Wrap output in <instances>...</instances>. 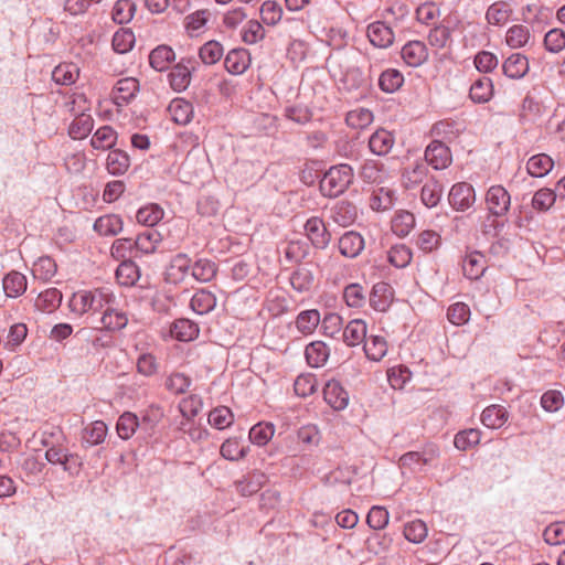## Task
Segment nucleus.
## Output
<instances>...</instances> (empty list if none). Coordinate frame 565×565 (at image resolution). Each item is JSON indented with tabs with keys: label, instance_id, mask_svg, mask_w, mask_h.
<instances>
[{
	"label": "nucleus",
	"instance_id": "nucleus-1",
	"mask_svg": "<svg viewBox=\"0 0 565 565\" xmlns=\"http://www.w3.org/2000/svg\"><path fill=\"white\" fill-rule=\"evenodd\" d=\"M116 296L108 288L93 290H79L72 295L68 307L72 312L83 316L105 311L108 306H114Z\"/></svg>",
	"mask_w": 565,
	"mask_h": 565
},
{
	"label": "nucleus",
	"instance_id": "nucleus-2",
	"mask_svg": "<svg viewBox=\"0 0 565 565\" xmlns=\"http://www.w3.org/2000/svg\"><path fill=\"white\" fill-rule=\"evenodd\" d=\"M358 218L356 206L348 201H339L330 209V215L326 222L320 220L322 224V233L320 234V248L329 245L334 236L339 233L338 227H348Z\"/></svg>",
	"mask_w": 565,
	"mask_h": 565
},
{
	"label": "nucleus",
	"instance_id": "nucleus-3",
	"mask_svg": "<svg viewBox=\"0 0 565 565\" xmlns=\"http://www.w3.org/2000/svg\"><path fill=\"white\" fill-rule=\"evenodd\" d=\"M352 181V169L348 164L331 167L322 178H320V193L323 196H338Z\"/></svg>",
	"mask_w": 565,
	"mask_h": 565
},
{
	"label": "nucleus",
	"instance_id": "nucleus-4",
	"mask_svg": "<svg viewBox=\"0 0 565 565\" xmlns=\"http://www.w3.org/2000/svg\"><path fill=\"white\" fill-rule=\"evenodd\" d=\"M487 209L493 216H504L511 204V196L502 185H492L486 194Z\"/></svg>",
	"mask_w": 565,
	"mask_h": 565
},
{
	"label": "nucleus",
	"instance_id": "nucleus-5",
	"mask_svg": "<svg viewBox=\"0 0 565 565\" xmlns=\"http://www.w3.org/2000/svg\"><path fill=\"white\" fill-rule=\"evenodd\" d=\"M449 204L457 211H466L476 201L475 189L467 182L452 185L448 195Z\"/></svg>",
	"mask_w": 565,
	"mask_h": 565
},
{
	"label": "nucleus",
	"instance_id": "nucleus-6",
	"mask_svg": "<svg viewBox=\"0 0 565 565\" xmlns=\"http://www.w3.org/2000/svg\"><path fill=\"white\" fill-rule=\"evenodd\" d=\"M425 160L435 170H444L451 163L452 158L445 143L433 140L425 150Z\"/></svg>",
	"mask_w": 565,
	"mask_h": 565
},
{
	"label": "nucleus",
	"instance_id": "nucleus-7",
	"mask_svg": "<svg viewBox=\"0 0 565 565\" xmlns=\"http://www.w3.org/2000/svg\"><path fill=\"white\" fill-rule=\"evenodd\" d=\"M323 399L334 411H342L349 404V393L337 380L328 381L323 386Z\"/></svg>",
	"mask_w": 565,
	"mask_h": 565
},
{
	"label": "nucleus",
	"instance_id": "nucleus-8",
	"mask_svg": "<svg viewBox=\"0 0 565 565\" xmlns=\"http://www.w3.org/2000/svg\"><path fill=\"white\" fill-rule=\"evenodd\" d=\"M139 89V82L134 77H125L117 81L111 99L113 102L122 107L127 105L136 95Z\"/></svg>",
	"mask_w": 565,
	"mask_h": 565
},
{
	"label": "nucleus",
	"instance_id": "nucleus-9",
	"mask_svg": "<svg viewBox=\"0 0 565 565\" xmlns=\"http://www.w3.org/2000/svg\"><path fill=\"white\" fill-rule=\"evenodd\" d=\"M370 42L380 49H386L394 42V33L388 23L375 21L367 26Z\"/></svg>",
	"mask_w": 565,
	"mask_h": 565
},
{
	"label": "nucleus",
	"instance_id": "nucleus-10",
	"mask_svg": "<svg viewBox=\"0 0 565 565\" xmlns=\"http://www.w3.org/2000/svg\"><path fill=\"white\" fill-rule=\"evenodd\" d=\"M404 62L412 67L422 65L428 57L427 47L422 41H409L402 47Z\"/></svg>",
	"mask_w": 565,
	"mask_h": 565
},
{
	"label": "nucleus",
	"instance_id": "nucleus-11",
	"mask_svg": "<svg viewBox=\"0 0 565 565\" xmlns=\"http://www.w3.org/2000/svg\"><path fill=\"white\" fill-rule=\"evenodd\" d=\"M393 299V288L390 284L380 281L375 284L370 294V305L376 311L384 312Z\"/></svg>",
	"mask_w": 565,
	"mask_h": 565
},
{
	"label": "nucleus",
	"instance_id": "nucleus-12",
	"mask_svg": "<svg viewBox=\"0 0 565 565\" xmlns=\"http://www.w3.org/2000/svg\"><path fill=\"white\" fill-rule=\"evenodd\" d=\"M338 247L343 256L354 258L363 250L364 238L358 232L350 231L339 238Z\"/></svg>",
	"mask_w": 565,
	"mask_h": 565
},
{
	"label": "nucleus",
	"instance_id": "nucleus-13",
	"mask_svg": "<svg viewBox=\"0 0 565 565\" xmlns=\"http://www.w3.org/2000/svg\"><path fill=\"white\" fill-rule=\"evenodd\" d=\"M191 259L185 254L175 255L167 269V279L170 282L178 284L185 279L191 270Z\"/></svg>",
	"mask_w": 565,
	"mask_h": 565
},
{
	"label": "nucleus",
	"instance_id": "nucleus-14",
	"mask_svg": "<svg viewBox=\"0 0 565 565\" xmlns=\"http://www.w3.org/2000/svg\"><path fill=\"white\" fill-rule=\"evenodd\" d=\"M249 62L250 57L246 50L234 49L226 54L224 66L228 73L238 75L247 70Z\"/></svg>",
	"mask_w": 565,
	"mask_h": 565
},
{
	"label": "nucleus",
	"instance_id": "nucleus-15",
	"mask_svg": "<svg viewBox=\"0 0 565 565\" xmlns=\"http://www.w3.org/2000/svg\"><path fill=\"white\" fill-rule=\"evenodd\" d=\"M502 70L504 75L509 78H522L529 72V60L525 55L514 53L504 61Z\"/></svg>",
	"mask_w": 565,
	"mask_h": 565
},
{
	"label": "nucleus",
	"instance_id": "nucleus-16",
	"mask_svg": "<svg viewBox=\"0 0 565 565\" xmlns=\"http://www.w3.org/2000/svg\"><path fill=\"white\" fill-rule=\"evenodd\" d=\"M6 295L10 298H18L26 291V277L17 270L8 273L2 280Z\"/></svg>",
	"mask_w": 565,
	"mask_h": 565
},
{
	"label": "nucleus",
	"instance_id": "nucleus-17",
	"mask_svg": "<svg viewBox=\"0 0 565 565\" xmlns=\"http://www.w3.org/2000/svg\"><path fill=\"white\" fill-rule=\"evenodd\" d=\"M395 139L386 129H377L369 139V148L376 156H386L393 148Z\"/></svg>",
	"mask_w": 565,
	"mask_h": 565
},
{
	"label": "nucleus",
	"instance_id": "nucleus-18",
	"mask_svg": "<svg viewBox=\"0 0 565 565\" xmlns=\"http://www.w3.org/2000/svg\"><path fill=\"white\" fill-rule=\"evenodd\" d=\"M486 263V257L481 253L472 252L468 254L462 264L465 276L471 280L479 279L487 269Z\"/></svg>",
	"mask_w": 565,
	"mask_h": 565
},
{
	"label": "nucleus",
	"instance_id": "nucleus-19",
	"mask_svg": "<svg viewBox=\"0 0 565 565\" xmlns=\"http://www.w3.org/2000/svg\"><path fill=\"white\" fill-rule=\"evenodd\" d=\"M266 482V476L259 471H253L244 477V479L235 482L236 490L243 497H249L258 492Z\"/></svg>",
	"mask_w": 565,
	"mask_h": 565
},
{
	"label": "nucleus",
	"instance_id": "nucleus-20",
	"mask_svg": "<svg viewBox=\"0 0 565 565\" xmlns=\"http://www.w3.org/2000/svg\"><path fill=\"white\" fill-rule=\"evenodd\" d=\"M199 332V326L185 318L177 319L171 327L172 337L183 342L194 340Z\"/></svg>",
	"mask_w": 565,
	"mask_h": 565
},
{
	"label": "nucleus",
	"instance_id": "nucleus-21",
	"mask_svg": "<svg viewBox=\"0 0 565 565\" xmlns=\"http://www.w3.org/2000/svg\"><path fill=\"white\" fill-rule=\"evenodd\" d=\"M342 340L348 347H354L366 340V324L362 320L350 321L342 331Z\"/></svg>",
	"mask_w": 565,
	"mask_h": 565
},
{
	"label": "nucleus",
	"instance_id": "nucleus-22",
	"mask_svg": "<svg viewBox=\"0 0 565 565\" xmlns=\"http://www.w3.org/2000/svg\"><path fill=\"white\" fill-rule=\"evenodd\" d=\"M93 127L94 119L89 114H75V118L68 128V135L72 139L81 140L90 134Z\"/></svg>",
	"mask_w": 565,
	"mask_h": 565
},
{
	"label": "nucleus",
	"instance_id": "nucleus-23",
	"mask_svg": "<svg viewBox=\"0 0 565 565\" xmlns=\"http://www.w3.org/2000/svg\"><path fill=\"white\" fill-rule=\"evenodd\" d=\"M102 327L108 331H119L128 323L127 315L119 311L114 306H108L100 318Z\"/></svg>",
	"mask_w": 565,
	"mask_h": 565
},
{
	"label": "nucleus",
	"instance_id": "nucleus-24",
	"mask_svg": "<svg viewBox=\"0 0 565 565\" xmlns=\"http://www.w3.org/2000/svg\"><path fill=\"white\" fill-rule=\"evenodd\" d=\"M509 418L508 411L500 405H490L481 414V422L489 428H500Z\"/></svg>",
	"mask_w": 565,
	"mask_h": 565
},
{
	"label": "nucleus",
	"instance_id": "nucleus-25",
	"mask_svg": "<svg viewBox=\"0 0 565 565\" xmlns=\"http://www.w3.org/2000/svg\"><path fill=\"white\" fill-rule=\"evenodd\" d=\"M169 113L172 120L178 125H186L193 116V106L182 98L173 99L169 105Z\"/></svg>",
	"mask_w": 565,
	"mask_h": 565
},
{
	"label": "nucleus",
	"instance_id": "nucleus-26",
	"mask_svg": "<svg viewBox=\"0 0 565 565\" xmlns=\"http://www.w3.org/2000/svg\"><path fill=\"white\" fill-rule=\"evenodd\" d=\"M175 54L170 46L159 45L151 51L149 55V63L158 72H163L169 68L170 64L174 61Z\"/></svg>",
	"mask_w": 565,
	"mask_h": 565
},
{
	"label": "nucleus",
	"instance_id": "nucleus-27",
	"mask_svg": "<svg viewBox=\"0 0 565 565\" xmlns=\"http://www.w3.org/2000/svg\"><path fill=\"white\" fill-rule=\"evenodd\" d=\"M190 306L198 315H205L215 308L216 297L206 289H200L191 298Z\"/></svg>",
	"mask_w": 565,
	"mask_h": 565
},
{
	"label": "nucleus",
	"instance_id": "nucleus-28",
	"mask_svg": "<svg viewBox=\"0 0 565 565\" xmlns=\"http://www.w3.org/2000/svg\"><path fill=\"white\" fill-rule=\"evenodd\" d=\"M554 167L553 159L546 153L532 156L526 163V170L530 175L535 178L545 177Z\"/></svg>",
	"mask_w": 565,
	"mask_h": 565
},
{
	"label": "nucleus",
	"instance_id": "nucleus-29",
	"mask_svg": "<svg viewBox=\"0 0 565 565\" xmlns=\"http://www.w3.org/2000/svg\"><path fill=\"white\" fill-rule=\"evenodd\" d=\"M161 242V235L153 228H148L140 233L136 239H134L136 254L138 252L142 254H151L156 250L157 245Z\"/></svg>",
	"mask_w": 565,
	"mask_h": 565
},
{
	"label": "nucleus",
	"instance_id": "nucleus-30",
	"mask_svg": "<svg viewBox=\"0 0 565 565\" xmlns=\"http://www.w3.org/2000/svg\"><path fill=\"white\" fill-rule=\"evenodd\" d=\"M130 167L129 156L119 149L111 150L106 160V169L113 175H122Z\"/></svg>",
	"mask_w": 565,
	"mask_h": 565
},
{
	"label": "nucleus",
	"instance_id": "nucleus-31",
	"mask_svg": "<svg viewBox=\"0 0 565 565\" xmlns=\"http://www.w3.org/2000/svg\"><path fill=\"white\" fill-rule=\"evenodd\" d=\"M443 184L435 178L429 179L422 188L420 200L428 207H435L440 202Z\"/></svg>",
	"mask_w": 565,
	"mask_h": 565
},
{
	"label": "nucleus",
	"instance_id": "nucleus-32",
	"mask_svg": "<svg viewBox=\"0 0 565 565\" xmlns=\"http://www.w3.org/2000/svg\"><path fill=\"white\" fill-rule=\"evenodd\" d=\"M117 141V132L110 126H103L96 130L90 139V145L97 150L111 149Z\"/></svg>",
	"mask_w": 565,
	"mask_h": 565
},
{
	"label": "nucleus",
	"instance_id": "nucleus-33",
	"mask_svg": "<svg viewBox=\"0 0 565 565\" xmlns=\"http://www.w3.org/2000/svg\"><path fill=\"white\" fill-rule=\"evenodd\" d=\"M62 302V292L56 288H49L42 291L36 300L35 307L42 312H53Z\"/></svg>",
	"mask_w": 565,
	"mask_h": 565
},
{
	"label": "nucleus",
	"instance_id": "nucleus-34",
	"mask_svg": "<svg viewBox=\"0 0 565 565\" xmlns=\"http://www.w3.org/2000/svg\"><path fill=\"white\" fill-rule=\"evenodd\" d=\"M493 95V84L489 77L477 79L470 87L469 97L478 104L487 103Z\"/></svg>",
	"mask_w": 565,
	"mask_h": 565
},
{
	"label": "nucleus",
	"instance_id": "nucleus-35",
	"mask_svg": "<svg viewBox=\"0 0 565 565\" xmlns=\"http://www.w3.org/2000/svg\"><path fill=\"white\" fill-rule=\"evenodd\" d=\"M348 62V55L343 51H334L326 58V68L335 81H340L349 66Z\"/></svg>",
	"mask_w": 565,
	"mask_h": 565
},
{
	"label": "nucleus",
	"instance_id": "nucleus-36",
	"mask_svg": "<svg viewBox=\"0 0 565 565\" xmlns=\"http://www.w3.org/2000/svg\"><path fill=\"white\" fill-rule=\"evenodd\" d=\"M94 230L100 235H117L122 230V220L116 214L103 215L95 221Z\"/></svg>",
	"mask_w": 565,
	"mask_h": 565
},
{
	"label": "nucleus",
	"instance_id": "nucleus-37",
	"mask_svg": "<svg viewBox=\"0 0 565 565\" xmlns=\"http://www.w3.org/2000/svg\"><path fill=\"white\" fill-rule=\"evenodd\" d=\"M217 273V266L214 262L200 258L198 259L191 268V276L200 281V282H209L211 281Z\"/></svg>",
	"mask_w": 565,
	"mask_h": 565
},
{
	"label": "nucleus",
	"instance_id": "nucleus-38",
	"mask_svg": "<svg viewBox=\"0 0 565 565\" xmlns=\"http://www.w3.org/2000/svg\"><path fill=\"white\" fill-rule=\"evenodd\" d=\"M139 277V268L131 260H122L116 269V279L122 286L135 285Z\"/></svg>",
	"mask_w": 565,
	"mask_h": 565
},
{
	"label": "nucleus",
	"instance_id": "nucleus-39",
	"mask_svg": "<svg viewBox=\"0 0 565 565\" xmlns=\"http://www.w3.org/2000/svg\"><path fill=\"white\" fill-rule=\"evenodd\" d=\"M139 425L141 424L139 423V418L136 414L125 412L117 420L116 429L118 436L124 440L129 439L139 428Z\"/></svg>",
	"mask_w": 565,
	"mask_h": 565
},
{
	"label": "nucleus",
	"instance_id": "nucleus-40",
	"mask_svg": "<svg viewBox=\"0 0 565 565\" xmlns=\"http://www.w3.org/2000/svg\"><path fill=\"white\" fill-rule=\"evenodd\" d=\"M169 81L174 90L182 92L186 89L191 81L190 68L183 62L178 63L169 73Z\"/></svg>",
	"mask_w": 565,
	"mask_h": 565
},
{
	"label": "nucleus",
	"instance_id": "nucleus-41",
	"mask_svg": "<svg viewBox=\"0 0 565 565\" xmlns=\"http://www.w3.org/2000/svg\"><path fill=\"white\" fill-rule=\"evenodd\" d=\"M363 350L367 359L377 362L385 356L387 344L384 338L372 335L365 340Z\"/></svg>",
	"mask_w": 565,
	"mask_h": 565
},
{
	"label": "nucleus",
	"instance_id": "nucleus-42",
	"mask_svg": "<svg viewBox=\"0 0 565 565\" xmlns=\"http://www.w3.org/2000/svg\"><path fill=\"white\" fill-rule=\"evenodd\" d=\"M107 430V425L103 420H96L84 428L83 441L88 446L99 445L105 440Z\"/></svg>",
	"mask_w": 565,
	"mask_h": 565
},
{
	"label": "nucleus",
	"instance_id": "nucleus-43",
	"mask_svg": "<svg viewBox=\"0 0 565 565\" xmlns=\"http://www.w3.org/2000/svg\"><path fill=\"white\" fill-rule=\"evenodd\" d=\"M224 54L223 46L220 42L211 40L204 43L199 50V56L205 65L217 63Z\"/></svg>",
	"mask_w": 565,
	"mask_h": 565
},
{
	"label": "nucleus",
	"instance_id": "nucleus-44",
	"mask_svg": "<svg viewBox=\"0 0 565 565\" xmlns=\"http://www.w3.org/2000/svg\"><path fill=\"white\" fill-rule=\"evenodd\" d=\"M163 217V210L157 204L146 205L137 211V222L153 227Z\"/></svg>",
	"mask_w": 565,
	"mask_h": 565
},
{
	"label": "nucleus",
	"instance_id": "nucleus-45",
	"mask_svg": "<svg viewBox=\"0 0 565 565\" xmlns=\"http://www.w3.org/2000/svg\"><path fill=\"white\" fill-rule=\"evenodd\" d=\"M403 83V74L394 68L384 71L379 78V86L385 93L396 92Z\"/></svg>",
	"mask_w": 565,
	"mask_h": 565
},
{
	"label": "nucleus",
	"instance_id": "nucleus-46",
	"mask_svg": "<svg viewBox=\"0 0 565 565\" xmlns=\"http://www.w3.org/2000/svg\"><path fill=\"white\" fill-rule=\"evenodd\" d=\"M345 121L354 129H363L372 124L373 113L367 108L359 107L347 114Z\"/></svg>",
	"mask_w": 565,
	"mask_h": 565
},
{
	"label": "nucleus",
	"instance_id": "nucleus-47",
	"mask_svg": "<svg viewBox=\"0 0 565 565\" xmlns=\"http://www.w3.org/2000/svg\"><path fill=\"white\" fill-rule=\"evenodd\" d=\"M511 9L505 2H495L491 4L486 13L488 23L493 25H503L510 18Z\"/></svg>",
	"mask_w": 565,
	"mask_h": 565
},
{
	"label": "nucleus",
	"instance_id": "nucleus-48",
	"mask_svg": "<svg viewBox=\"0 0 565 565\" xmlns=\"http://www.w3.org/2000/svg\"><path fill=\"white\" fill-rule=\"evenodd\" d=\"M409 13L408 7L404 2L395 1L387 2L382 10L381 17L384 19V22L391 24L394 22H398L406 18Z\"/></svg>",
	"mask_w": 565,
	"mask_h": 565
},
{
	"label": "nucleus",
	"instance_id": "nucleus-49",
	"mask_svg": "<svg viewBox=\"0 0 565 565\" xmlns=\"http://www.w3.org/2000/svg\"><path fill=\"white\" fill-rule=\"evenodd\" d=\"M247 450L248 447L241 446L237 438H228L222 444L220 452L223 458L236 461L244 458L247 455Z\"/></svg>",
	"mask_w": 565,
	"mask_h": 565
},
{
	"label": "nucleus",
	"instance_id": "nucleus-50",
	"mask_svg": "<svg viewBox=\"0 0 565 565\" xmlns=\"http://www.w3.org/2000/svg\"><path fill=\"white\" fill-rule=\"evenodd\" d=\"M275 427L270 423H258L249 430V440L258 446L266 445L274 436Z\"/></svg>",
	"mask_w": 565,
	"mask_h": 565
},
{
	"label": "nucleus",
	"instance_id": "nucleus-51",
	"mask_svg": "<svg viewBox=\"0 0 565 565\" xmlns=\"http://www.w3.org/2000/svg\"><path fill=\"white\" fill-rule=\"evenodd\" d=\"M111 256L117 260H129L130 257H136V249L132 238H118L111 245Z\"/></svg>",
	"mask_w": 565,
	"mask_h": 565
},
{
	"label": "nucleus",
	"instance_id": "nucleus-52",
	"mask_svg": "<svg viewBox=\"0 0 565 565\" xmlns=\"http://www.w3.org/2000/svg\"><path fill=\"white\" fill-rule=\"evenodd\" d=\"M135 34L130 29H120L113 36V49L120 54L129 52L135 44Z\"/></svg>",
	"mask_w": 565,
	"mask_h": 565
},
{
	"label": "nucleus",
	"instance_id": "nucleus-53",
	"mask_svg": "<svg viewBox=\"0 0 565 565\" xmlns=\"http://www.w3.org/2000/svg\"><path fill=\"white\" fill-rule=\"evenodd\" d=\"M234 415L226 406H218L209 413V423L216 429H224L232 425Z\"/></svg>",
	"mask_w": 565,
	"mask_h": 565
},
{
	"label": "nucleus",
	"instance_id": "nucleus-54",
	"mask_svg": "<svg viewBox=\"0 0 565 565\" xmlns=\"http://www.w3.org/2000/svg\"><path fill=\"white\" fill-rule=\"evenodd\" d=\"M481 431L479 429L469 428L456 434L454 445L459 450H467L480 443Z\"/></svg>",
	"mask_w": 565,
	"mask_h": 565
},
{
	"label": "nucleus",
	"instance_id": "nucleus-55",
	"mask_svg": "<svg viewBox=\"0 0 565 565\" xmlns=\"http://www.w3.org/2000/svg\"><path fill=\"white\" fill-rule=\"evenodd\" d=\"M427 525L422 520L411 521L404 526V536L412 543H422L427 537Z\"/></svg>",
	"mask_w": 565,
	"mask_h": 565
},
{
	"label": "nucleus",
	"instance_id": "nucleus-56",
	"mask_svg": "<svg viewBox=\"0 0 565 565\" xmlns=\"http://www.w3.org/2000/svg\"><path fill=\"white\" fill-rule=\"evenodd\" d=\"M427 168L417 163L412 168H407L403 172V184L406 189H414L418 184H420L427 175Z\"/></svg>",
	"mask_w": 565,
	"mask_h": 565
},
{
	"label": "nucleus",
	"instance_id": "nucleus-57",
	"mask_svg": "<svg viewBox=\"0 0 565 565\" xmlns=\"http://www.w3.org/2000/svg\"><path fill=\"white\" fill-rule=\"evenodd\" d=\"M78 68L74 64H61L52 73V77L57 84L71 85L78 77Z\"/></svg>",
	"mask_w": 565,
	"mask_h": 565
},
{
	"label": "nucleus",
	"instance_id": "nucleus-58",
	"mask_svg": "<svg viewBox=\"0 0 565 565\" xmlns=\"http://www.w3.org/2000/svg\"><path fill=\"white\" fill-rule=\"evenodd\" d=\"M317 384L318 382L313 374H301L296 379L294 390L298 396L307 397L316 392Z\"/></svg>",
	"mask_w": 565,
	"mask_h": 565
},
{
	"label": "nucleus",
	"instance_id": "nucleus-59",
	"mask_svg": "<svg viewBox=\"0 0 565 565\" xmlns=\"http://www.w3.org/2000/svg\"><path fill=\"white\" fill-rule=\"evenodd\" d=\"M530 31L526 26L518 24L511 26L505 36L507 44L513 49L521 47L527 43Z\"/></svg>",
	"mask_w": 565,
	"mask_h": 565
},
{
	"label": "nucleus",
	"instance_id": "nucleus-60",
	"mask_svg": "<svg viewBox=\"0 0 565 565\" xmlns=\"http://www.w3.org/2000/svg\"><path fill=\"white\" fill-rule=\"evenodd\" d=\"M56 273L55 262L49 257H40L33 265V274L44 281L50 280Z\"/></svg>",
	"mask_w": 565,
	"mask_h": 565
},
{
	"label": "nucleus",
	"instance_id": "nucleus-61",
	"mask_svg": "<svg viewBox=\"0 0 565 565\" xmlns=\"http://www.w3.org/2000/svg\"><path fill=\"white\" fill-rule=\"evenodd\" d=\"M415 224V217L409 212H401L398 213L392 221V230L393 232L404 237L408 235L411 230L414 227Z\"/></svg>",
	"mask_w": 565,
	"mask_h": 565
},
{
	"label": "nucleus",
	"instance_id": "nucleus-62",
	"mask_svg": "<svg viewBox=\"0 0 565 565\" xmlns=\"http://www.w3.org/2000/svg\"><path fill=\"white\" fill-rule=\"evenodd\" d=\"M412 260V252L406 245H395L388 252V262L396 268L406 267Z\"/></svg>",
	"mask_w": 565,
	"mask_h": 565
},
{
	"label": "nucleus",
	"instance_id": "nucleus-63",
	"mask_svg": "<svg viewBox=\"0 0 565 565\" xmlns=\"http://www.w3.org/2000/svg\"><path fill=\"white\" fill-rule=\"evenodd\" d=\"M544 46L551 53H558L565 49V32L552 29L544 36Z\"/></svg>",
	"mask_w": 565,
	"mask_h": 565
},
{
	"label": "nucleus",
	"instance_id": "nucleus-64",
	"mask_svg": "<svg viewBox=\"0 0 565 565\" xmlns=\"http://www.w3.org/2000/svg\"><path fill=\"white\" fill-rule=\"evenodd\" d=\"M544 541L550 545L565 543V522H554L543 532Z\"/></svg>",
	"mask_w": 565,
	"mask_h": 565
}]
</instances>
